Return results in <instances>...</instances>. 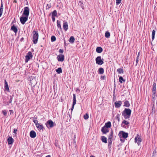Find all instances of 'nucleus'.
Segmentation results:
<instances>
[{
  "label": "nucleus",
  "instance_id": "1",
  "mask_svg": "<svg viewBox=\"0 0 157 157\" xmlns=\"http://www.w3.org/2000/svg\"><path fill=\"white\" fill-rule=\"evenodd\" d=\"M131 113V110L128 108H125L122 112V114L125 119H129Z\"/></svg>",
  "mask_w": 157,
  "mask_h": 157
},
{
  "label": "nucleus",
  "instance_id": "2",
  "mask_svg": "<svg viewBox=\"0 0 157 157\" xmlns=\"http://www.w3.org/2000/svg\"><path fill=\"white\" fill-rule=\"evenodd\" d=\"M33 33L32 40L34 44H36L37 43L39 37L38 33L37 31L34 30L33 31Z\"/></svg>",
  "mask_w": 157,
  "mask_h": 157
},
{
  "label": "nucleus",
  "instance_id": "3",
  "mask_svg": "<svg viewBox=\"0 0 157 157\" xmlns=\"http://www.w3.org/2000/svg\"><path fill=\"white\" fill-rule=\"evenodd\" d=\"M54 122L51 120H48L45 123L46 125L48 128L53 127L54 126Z\"/></svg>",
  "mask_w": 157,
  "mask_h": 157
},
{
  "label": "nucleus",
  "instance_id": "4",
  "mask_svg": "<svg viewBox=\"0 0 157 157\" xmlns=\"http://www.w3.org/2000/svg\"><path fill=\"white\" fill-rule=\"evenodd\" d=\"M33 57V55L32 54V53L30 51L28 52L25 56V62H28L30 59L32 58Z\"/></svg>",
  "mask_w": 157,
  "mask_h": 157
},
{
  "label": "nucleus",
  "instance_id": "5",
  "mask_svg": "<svg viewBox=\"0 0 157 157\" xmlns=\"http://www.w3.org/2000/svg\"><path fill=\"white\" fill-rule=\"evenodd\" d=\"M156 83L154 82L152 86V98L153 99H154L155 97V94L156 93Z\"/></svg>",
  "mask_w": 157,
  "mask_h": 157
},
{
  "label": "nucleus",
  "instance_id": "6",
  "mask_svg": "<svg viewBox=\"0 0 157 157\" xmlns=\"http://www.w3.org/2000/svg\"><path fill=\"white\" fill-rule=\"evenodd\" d=\"M24 11L22 14V15L28 17L29 13V8L28 7H26L24 8Z\"/></svg>",
  "mask_w": 157,
  "mask_h": 157
},
{
  "label": "nucleus",
  "instance_id": "7",
  "mask_svg": "<svg viewBox=\"0 0 157 157\" xmlns=\"http://www.w3.org/2000/svg\"><path fill=\"white\" fill-rule=\"evenodd\" d=\"M95 60L96 63L98 65H101L104 63V62L103 60L101 59V56H98L96 58Z\"/></svg>",
  "mask_w": 157,
  "mask_h": 157
},
{
  "label": "nucleus",
  "instance_id": "8",
  "mask_svg": "<svg viewBox=\"0 0 157 157\" xmlns=\"http://www.w3.org/2000/svg\"><path fill=\"white\" fill-rule=\"evenodd\" d=\"M141 141L142 140L139 136V135L138 134H137L136 136L135 137V142L136 143H137V144L139 146L140 145V143L141 142Z\"/></svg>",
  "mask_w": 157,
  "mask_h": 157
},
{
  "label": "nucleus",
  "instance_id": "9",
  "mask_svg": "<svg viewBox=\"0 0 157 157\" xmlns=\"http://www.w3.org/2000/svg\"><path fill=\"white\" fill-rule=\"evenodd\" d=\"M119 135L120 136V137H121V136L122 137L126 139L128 136V133L123 131H121L120 132Z\"/></svg>",
  "mask_w": 157,
  "mask_h": 157
},
{
  "label": "nucleus",
  "instance_id": "10",
  "mask_svg": "<svg viewBox=\"0 0 157 157\" xmlns=\"http://www.w3.org/2000/svg\"><path fill=\"white\" fill-rule=\"evenodd\" d=\"M28 17L25 16V17H21L20 18V21L22 25H24L26 21H27Z\"/></svg>",
  "mask_w": 157,
  "mask_h": 157
},
{
  "label": "nucleus",
  "instance_id": "11",
  "mask_svg": "<svg viewBox=\"0 0 157 157\" xmlns=\"http://www.w3.org/2000/svg\"><path fill=\"white\" fill-rule=\"evenodd\" d=\"M64 56L63 55L60 54L57 56V59L59 61L63 62L64 59Z\"/></svg>",
  "mask_w": 157,
  "mask_h": 157
},
{
  "label": "nucleus",
  "instance_id": "12",
  "mask_svg": "<svg viewBox=\"0 0 157 157\" xmlns=\"http://www.w3.org/2000/svg\"><path fill=\"white\" fill-rule=\"evenodd\" d=\"M122 104V101H116L114 103L115 107L117 108H119L121 106Z\"/></svg>",
  "mask_w": 157,
  "mask_h": 157
},
{
  "label": "nucleus",
  "instance_id": "13",
  "mask_svg": "<svg viewBox=\"0 0 157 157\" xmlns=\"http://www.w3.org/2000/svg\"><path fill=\"white\" fill-rule=\"evenodd\" d=\"M101 131L103 134H106L109 132V130L107 128L104 126L102 128Z\"/></svg>",
  "mask_w": 157,
  "mask_h": 157
},
{
  "label": "nucleus",
  "instance_id": "14",
  "mask_svg": "<svg viewBox=\"0 0 157 157\" xmlns=\"http://www.w3.org/2000/svg\"><path fill=\"white\" fill-rule=\"evenodd\" d=\"M30 136L32 138H34L36 136V132L34 131H31L30 132Z\"/></svg>",
  "mask_w": 157,
  "mask_h": 157
},
{
  "label": "nucleus",
  "instance_id": "15",
  "mask_svg": "<svg viewBox=\"0 0 157 157\" xmlns=\"http://www.w3.org/2000/svg\"><path fill=\"white\" fill-rule=\"evenodd\" d=\"M63 28L66 31L68 29V25L67 21L64 22L63 24Z\"/></svg>",
  "mask_w": 157,
  "mask_h": 157
},
{
  "label": "nucleus",
  "instance_id": "16",
  "mask_svg": "<svg viewBox=\"0 0 157 157\" xmlns=\"http://www.w3.org/2000/svg\"><path fill=\"white\" fill-rule=\"evenodd\" d=\"M4 88L5 90L7 91L8 92H10V90L9 88L8 85V83L6 81V80H5V86Z\"/></svg>",
  "mask_w": 157,
  "mask_h": 157
},
{
  "label": "nucleus",
  "instance_id": "17",
  "mask_svg": "<svg viewBox=\"0 0 157 157\" xmlns=\"http://www.w3.org/2000/svg\"><path fill=\"white\" fill-rule=\"evenodd\" d=\"M7 142L9 144H11L13 142V139L11 137H10L8 139Z\"/></svg>",
  "mask_w": 157,
  "mask_h": 157
},
{
  "label": "nucleus",
  "instance_id": "18",
  "mask_svg": "<svg viewBox=\"0 0 157 157\" xmlns=\"http://www.w3.org/2000/svg\"><path fill=\"white\" fill-rule=\"evenodd\" d=\"M124 104V106L127 107H129L130 105L129 102L127 100H125Z\"/></svg>",
  "mask_w": 157,
  "mask_h": 157
},
{
  "label": "nucleus",
  "instance_id": "19",
  "mask_svg": "<svg viewBox=\"0 0 157 157\" xmlns=\"http://www.w3.org/2000/svg\"><path fill=\"white\" fill-rule=\"evenodd\" d=\"M113 131L112 130L110 132L109 136L108 137V140H113Z\"/></svg>",
  "mask_w": 157,
  "mask_h": 157
},
{
  "label": "nucleus",
  "instance_id": "20",
  "mask_svg": "<svg viewBox=\"0 0 157 157\" xmlns=\"http://www.w3.org/2000/svg\"><path fill=\"white\" fill-rule=\"evenodd\" d=\"M36 126L38 128V129L40 130H43L44 128L43 125L42 124H40L39 123L37 124V125Z\"/></svg>",
  "mask_w": 157,
  "mask_h": 157
},
{
  "label": "nucleus",
  "instance_id": "21",
  "mask_svg": "<svg viewBox=\"0 0 157 157\" xmlns=\"http://www.w3.org/2000/svg\"><path fill=\"white\" fill-rule=\"evenodd\" d=\"M11 29L13 30L15 33H16L17 32V28L14 25H13L11 27Z\"/></svg>",
  "mask_w": 157,
  "mask_h": 157
},
{
  "label": "nucleus",
  "instance_id": "22",
  "mask_svg": "<svg viewBox=\"0 0 157 157\" xmlns=\"http://www.w3.org/2000/svg\"><path fill=\"white\" fill-rule=\"evenodd\" d=\"M96 51L98 53H101L103 51V49L102 48L98 47H97L96 49Z\"/></svg>",
  "mask_w": 157,
  "mask_h": 157
},
{
  "label": "nucleus",
  "instance_id": "23",
  "mask_svg": "<svg viewBox=\"0 0 157 157\" xmlns=\"http://www.w3.org/2000/svg\"><path fill=\"white\" fill-rule=\"evenodd\" d=\"M57 26L58 28H59L60 30H61L62 28L61 25V22L59 20L57 21Z\"/></svg>",
  "mask_w": 157,
  "mask_h": 157
},
{
  "label": "nucleus",
  "instance_id": "24",
  "mask_svg": "<svg viewBox=\"0 0 157 157\" xmlns=\"http://www.w3.org/2000/svg\"><path fill=\"white\" fill-rule=\"evenodd\" d=\"M104 126L107 128L110 127L111 126V122L110 121H108L107 123L105 124Z\"/></svg>",
  "mask_w": 157,
  "mask_h": 157
},
{
  "label": "nucleus",
  "instance_id": "25",
  "mask_svg": "<svg viewBox=\"0 0 157 157\" xmlns=\"http://www.w3.org/2000/svg\"><path fill=\"white\" fill-rule=\"evenodd\" d=\"M75 40V39L74 37L73 36H71L70 38V39L69 40V41L72 44L74 43Z\"/></svg>",
  "mask_w": 157,
  "mask_h": 157
},
{
  "label": "nucleus",
  "instance_id": "26",
  "mask_svg": "<svg viewBox=\"0 0 157 157\" xmlns=\"http://www.w3.org/2000/svg\"><path fill=\"white\" fill-rule=\"evenodd\" d=\"M101 140L103 142L105 143H107V138L105 136H101Z\"/></svg>",
  "mask_w": 157,
  "mask_h": 157
},
{
  "label": "nucleus",
  "instance_id": "27",
  "mask_svg": "<svg viewBox=\"0 0 157 157\" xmlns=\"http://www.w3.org/2000/svg\"><path fill=\"white\" fill-rule=\"evenodd\" d=\"M104 72V70L103 68L100 67L98 69V73L100 74H102Z\"/></svg>",
  "mask_w": 157,
  "mask_h": 157
},
{
  "label": "nucleus",
  "instance_id": "28",
  "mask_svg": "<svg viewBox=\"0 0 157 157\" xmlns=\"http://www.w3.org/2000/svg\"><path fill=\"white\" fill-rule=\"evenodd\" d=\"M73 104L74 105H75L76 103V96L75 94H73Z\"/></svg>",
  "mask_w": 157,
  "mask_h": 157
},
{
  "label": "nucleus",
  "instance_id": "29",
  "mask_svg": "<svg viewBox=\"0 0 157 157\" xmlns=\"http://www.w3.org/2000/svg\"><path fill=\"white\" fill-rule=\"evenodd\" d=\"M117 71L119 74H123L124 73L123 69L121 68H119L117 69Z\"/></svg>",
  "mask_w": 157,
  "mask_h": 157
},
{
  "label": "nucleus",
  "instance_id": "30",
  "mask_svg": "<svg viewBox=\"0 0 157 157\" xmlns=\"http://www.w3.org/2000/svg\"><path fill=\"white\" fill-rule=\"evenodd\" d=\"M110 36V33L108 31L106 32L105 33V37L108 38Z\"/></svg>",
  "mask_w": 157,
  "mask_h": 157
},
{
  "label": "nucleus",
  "instance_id": "31",
  "mask_svg": "<svg viewBox=\"0 0 157 157\" xmlns=\"http://www.w3.org/2000/svg\"><path fill=\"white\" fill-rule=\"evenodd\" d=\"M155 30H153L152 33V39L153 40L155 38Z\"/></svg>",
  "mask_w": 157,
  "mask_h": 157
},
{
  "label": "nucleus",
  "instance_id": "32",
  "mask_svg": "<svg viewBox=\"0 0 157 157\" xmlns=\"http://www.w3.org/2000/svg\"><path fill=\"white\" fill-rule=\"evenodd\" d=\"M56 72L58 74H60L62 72V70L61 67L58 68L56 70Z\"/></svg>",
  "mask_w": 157,
  "mask_h": 157
},
{
  "label": "nucleus",
  "instance_id": "33",
  "mask_svg": "<svg viewBox=\"0 0 157 157\" xmlns=\"http://www.w3.org/2000/svg\"><path fill=\"white\" fill-rule=\"evenodd\" d=\"M34 119V120L33 121V122H34L35 124L36 125V126H37V124H38L39 123H38V121L36 120V117H33V118Z\"/></svg>",
  "mask_w": 157,
  "mask_h": 157
},
{
  "label": "nucleus",
  "instance_id": "34",
  "mask_svg": "<svg viewBox=\"0 0 157 157\" xmlns=\"http://www.w3.org/2000/svg\"><path fill=\"white\" fill-rule=\"evenodd\" d=\"M119 82L121 83H122V81L123 82H125V80L124 79L122 76H121L120 77H119Z\"/></svg>",
  "mask_w": 157,
  "mask_h": 157
},
{
  "label": "nucleus",
  "instance_id": "35",
  "mask_svg": "<svg viewBox=\"0 0 157 157\" xmlns=\"http://www.w3.org/2000/svg\"><path fill=\"white\" fill-rule=\"evenodd\" d=\"M124 124L125 125H128L129 124V123L128 121L125 120H124L122 123V124Z\"/></svg>",
  "mask_w": 157,
  "mask_h": 157
},
{
  "label": "nucleus",
  "instance_id": "36",
  "mask_svg": "<svg viewBox=\"0 0 157 157\" xmlns=\"http://www.w3.org/2000/svg\"><path fill=\"white\" fill-rule=\"evenodd\" d=\"M57 15V12L56 10L53 11L52 13V16H56Z\"/></svg>",
  "mask_w": 157,
  "mask_h": 157
},
{
  "label": "nucleus",
  "instance_id": "37",
  "mask_svg": "<svg viewBox=\"0 0 157 157\" xmlns=\"http://www.w3.org/2000/svg\"><path fill=\"white\" fill-rule=\"evenodd\" d=\"M79 2L81 7L83 10H84V7L83 2H82L81 1H79Z\"/></svg>",
  "mask_w": 157,
  "mask_h": 157
},
{
  "label": "nucleus",
  "instance_id": "38",
  "mask_svg": "<svg viewBox=\"0 0 157 157\" xmlns=\"http://www.w3.org/2000/svg\"><path fill=\"white\" fill-rule=\"evenodd\" d=\"M56 37L54 36H52L51 37V40L52 42L55 41L56 40Z\"/></svg>",
  "mask_w": 157,
  "mask_h": 157
},
{
  "label": "nucleus",
  "instance_id": "39",
  "mask_svg": "<svg viewBox=\"0 0 157 157\" xmlns=\"http://www.w3.org/2000/svg\"><path fill=\"white\" fill-rule=\"evenodd\" d=\"M120 114H117L116 116V119L118 121V122H119L120 121Z\"/></svg>",
  "mask_w": 157,
  "mask_h": 157
},
{
  "label": "nucleus",
  "instance_id": "40",
  "mask_svg": "<svg viewBox=\"0 0 157 157\" xmlns=\"http://www.w3.org/2000/svg\"><path fill=\"white\" fill-rule=\"evenodd\" d=\"M84 117L85 119H87L89 118L88 114L87 113L85 115H84Z\"/></svg>",
  "mask_w": 157,
  "mask_h": 157
},
{
  "label": "nucleus",
  "instance_id": "41",
  "mask_svg": "<svg viewBox=\"0 0 157 157\" xmlns=\"http://www.w3.org/2000/svg\"><path fill=\"white\" fill-rule=\"evenodd\" d=\"M108 147H111V146L112 144V140H108Z\"/></svg>",
  "mask_w": 157,
  "mask_h": 157
},
{
  "label": "nucleus",
  "instance_id": "42",
  "mask_svg": "<svg viewBox=\"0 0 157 157\" xmlns=\"http://www.w3.org/2000/svg\"><path fill=\"white\" fill-rule=\"evenodd\" d=\"M13 100V97L12 96H10V99L9 101V103H11Z\"/></svg>",
  "mask_w": 157,
  "mask_h": 157
},
{
  "label": "nucleus",
  "instance_id": "43",
  "mask_svg": "<svg viewBox=\"0 0 157 157\" xmlns=\"http://www.w3.org/2000/svg\"><path fill=\"white\" fill-rule=\"evenodd\" d=\"M2 113H3V115L5 116H6V115H7V112L6 111V110H2Z\"/></svg>",
  "mask_w": 157,
  "mask_h": 157
},
{
  "label": "nucleus",
  "instance_id": "44",
  "mask_svg": "<svg viewBox=\"0 0 157 157\" xmlns=\"http://www.w3.org/2000/svg\"><path fill=\"white\" fill-rule=\"evenodd\" d=\"M106 78V76H102L101 75V80H105V79Z\"/></svg>",
  "mask_w": 157,
  "mask_h": 157
},
{
  "label": "nucleus",
  "instance_id": "45",
  "mask_svg": "<svg viewBox=\"0 0 157 157\" xmlns=\"http://www.w3.org/2000/svg\"><path fill=\"white\" fill-rule=\"evenodd\" d=\"M3 9H0V17L2 15Z\"/></svg>",
  "mask_w": 157,
  "mask_h": 157
},
{
  "label": "nucleus",
  "instance_id": "46",
  "mask_svg": "<svg viewBox=\"0 0 157 157\" xmlns=\"http://www.w3.org/2000/svg\"><path fill=\"white\" fill-rule=\"evenodd\" d=\"M121 0H116V4L117 5H118L121 3Z\"/></svg>",
  "mask_w": 157,
  "mask_h": 157
},
{
  "label": "nucleus",
  "instance_id": "47",
  "mask_svg": "<svg viewBox=\"0 0 157 157\" xmlns=\"http://www.w3.org/2000/svg\"><path fill=\"white\" fill-rule=\"evenodd\" d=\"M139 57L138 56H137L136 60V66L137 64V63H138V62L139 61Z\"/></svg>",
  "mask_w": 157,
  "mask_h": 157
},
{
  "label": "nucleus",
  "instance_id": "48",
  "mask_svg": "<svg viewBox=\"0 0 157 157\" xmlns=\"http://www.w3.org/2000/svg\"><path fill=\"white\" fill-rule=\"evenodd\" d=\"M59 52L60 53H62L63 52V50L62 49H60L59 50Z\"/></svg>",
  "mask_w": 157,
  "mask_h": 157
},
{
  "label": "nucleus",
  "instance_id": "49",
  "mask_svg": "<svg viewBox=\"0 0 157 157\" xmlns=\"http://www.w3.org/2000/svg\"><path fill=\"white\" fill-rule=\"evenodd\" d=\"M0 9H3V3L2 2H1Z\"/></svg>",
  "mask_w": 157,
  "mask_h": 157
},
{
  "label": "nucleus",
  "instance_id": "50",
  "mask_svg": "<svg viewBox=\"0 0 157 157\" xmlns=\"http://www.w3.org/2000/svg\"><path fill=\"white\" fill-rule=\"evenodd\" d=\"M74 105L73 104H72V107L71 108V111H72L73 109H74V105Z\"/></svg>",
  "mask_w": 157,
  "mask_h": 157
},
{
  "label": "nucleus",
  "instance_id": "51",
  "mask_svg": "<svg viewBox=\"0 0 157 157\" xmlns=\"http://www.w3.org/2000/svg\"><path fill=\"white\" fill-rule=\"evenodd\" d=\"M52 21L53 22H54L55 21V17L54 16H52Z\"/></svg>",
  "mask_w": 157,
  "mask_h": 157
},
{
  "label": "nucleus",
  "instance_id": "52",
  "mask_svg": "<svg viewBox=\"0 0 157 157\" xmlns=\"http://www.w3.org/2000/svg\"><path fill=\"white\" fill-rule=\"evenodd\" d=\"M17 129H14L13 130V132L14 133L16 134V132L17 131Z\"/></svg>",
  "mask_w": 157,
  "mask_h": 157
},
{
  "label": "nucleus",
  "instance_id": "53",
  "mask_svg": "<svg viewBox=\"0 0 157 157\" xmlns=\"http://www.w3.org/2000/svg\"><path fill=\"white\" fill-rule=\"evenodd\" d=\"M10 114H11V113H13V111L12 110H10Z\"/></svg>",
  "mask_w": 157,
  "mask_h": 157
},
{
  "label": "nucleus",
  "instance_id": "54",
  "mask_svg": "<svg viewBox=\"0 0 157 157\" xmlns=\"http://www.w3.org/2000/svg\"><path fill=\"white\" fill-rule=\"evenodd\" d=\"M47 6L48 7V9H49L51 7V6H49V5L48 4L47 5Z\"/></svg>",
  "mask_w": 157,
  "mask_h": 157
},
{
  "label": "nucleus",
  "instance_id": "55",
  "mask_svg": "<svg viewBox=\"0 0 157 157\" xmlns=\"http://www.w3.org/2000/svg\"><path fill=\"white\" fill-rule=\"evenodd\" d=\"M140 52H139L138 53V55H137V56H138V57H139V56H140Z\"/></svg>",
  "mask_w": 157,
  "mask_h": 157
},
{
  "label": "nucleus",
  "instance_id": "56",
  "mask_svg": "<svg viewBox=\"0 0 157 157\" xmlns=\"http://www.w3.org/2000/svg\"><path fill=\"white\" fill-rule=\"evenodd\" d=\"M64 45H65V46H66V43L65 42V40H64Z\"/></svg>",
  "mask_w": 157,
  "mask_h": 157
},
{
  "label": "nucleus",
  "instance_id": "57",
  "mask_svg": "<svg viewBox=\"0 0 157 157\" xmlns=\"http://www.w3.org/2000/svg\"><path fill=\"white\" fill-rule=\"evenodd\" d=\"M45 157H51L50 155L46 156Z\"/></svg>",
  "mask_w": 157,
  "mask_h": 157
},
{
  "label": "nucleus",
  "instance_id": "58",
  "mask_svg": "<svg viewBox=\"0 0 157 157\" xmlns=\"http://www.w3.org/2000/svg\"><path fill=\"white\" fill-rule=\"evenodd\" d=\"M24 39V38L23 37L21 39V40H23Z\"/></svg>",
  "mask_w": 157,
  "mask_h": 157
},
{
  "label": "nucleus",
  "instance_id": "59",
  "mask_svg": "<svg viewBox=\"0 0 157 157\" xmlns=\"http://www.w3.org/2000/svg\"><path fill=\"white\" fill-rule=\"evenodd\" d=\"M156 152V151H155V150L154 151H153V154H154L155 152V153Z\"/></svg>",
  "mask_w": 157,
  "mask_h": 157
},
{
  "label": "nucleus",
  "instance_id": "60",
  "mask_svg": "<svg viewBox=\"0 0 157 157\" xmlns=\"http://www.w3.org/2000/svg\"><path fill=\"white\" fill-rule=\"evenodd\" d=\"M120 140L122 142H124V141H123L122 140V139H120Z\"/></svg>",
  "mask_w": 157,
  "mask_h": 157
},
{
  "label": "nucleus",
  "instance_id": "61",
  "mask_svg": "<svg viewBox=\"0 0 157 157\" xmlns=\"http://www.w3.org/2000/svg\"><path fill=\"white\" fill-rule=\"evenodd\" d=\"M69 116L70 117V114H69Z\"/></svg>",
  "mask_w": 157,
  "mask_h": 157
},
{
  "label": "nucleus",
  "instance_id": "62",
  "mask_svg": "<svg viewBox=\"0 0 157 157\" xmlns=\"http://www.w3.org/2000/svg\"><path fill=\"white\" fill-rule=\"evenodd\" d=\"M76 138V137H75V136H74V138Z\"/></svg>",
  "mask_w": 157,
  "mask_h": 157
}]
</instances>
